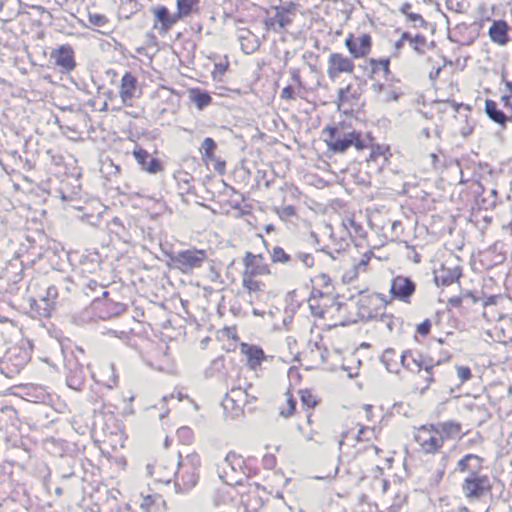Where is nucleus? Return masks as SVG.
Instances as JSON below:
<instances>
[{"label":"nucleus","instance_id":"obj_1","mask_svg":"<svg viewBox=\"0 0 512 512\" xmlns=\"http://www.w3.org/2000/svg\"><path fill=\"white\" fill-rule=\"evenodd\" d=\"M379 438V430L375 426L362 421H351L342 433L340 448L350 458V464L362 467L372 465L375 458L382 457L383 450L375 442Z\"/></svg>","mask_w":512,"mask_h":512},{"label":"nucleus","instance_id":"obj_2","mask_svg":"<svg viewBox=\"0 0 512 512\" xmlns=\"http://www.w3.org/2000/svg\"><path fill=\"white\" fill-rule=\"evenodd\" d=\"M485 459L476 454H466L457 462V470L465 474L461 491L468 502L481 501L492 495L494 484L491 477L484 473Z\"/></svg>","mask_w":512,"mask_h":512},{"label":"nucleus","instance_id":"obj_3","mask_svg":"<svg viewBox=\"0 0 512 512\" xmlns=\"http://www.w3.org/2000/svg\"><path fill=\"white\" fill-rule=\"evenodd\" d=\"M311 314L327 329L346 326L357 321L348 304L338 301L328 292L314 290L308 299Z\"/></svg>","mask_w":512,"mask_h":512},{"label":"nucleus","instance_id":"obj_4","mask_svg":"<svg viewBox=\"0 0 512 512\" xmlns=\"http://www.w3.org/2000/svg\"><path fill=\"white\" fill-rule=\"evenodd\" d=\"M273 275L270 264L263 254H254L250 251L243 256V270L241 284L244 292L254 298H259L268 291L267 278Z\"/></svg>","mask_w":512,"mask_h":512},{"label":"nucleus","instance_id":"obj_5","mask_svg":"<svg viewBox=\"0 0 512 512\" xmlns=\"http://www.w3.org/2000/svg\"><path fill=\"white\" fill-rule=\"evenodd\" d=\"M462 425L455 421H446L437 425H422L414 435L421 452L436 454L440 452L446 441L461 437Z\"/></svg>","mask_w":512,"mask_h":512},{"label":"nucleus","instance_id":"obj_6","mask_svg":"<svg viewBox=\"0 0 512 512\" xmlns=\"http://www.w3.org/2000/svg\"><path fill=\"white\" fill-rule=\"evenodd\" d=\"M201 467V456L196 451L187 454L178 461V471L175 473L177 493H188L197 486L200 480Z\"/></svg>","mask_w":512,"mask_h":512},{"label":"nucleus","instance_id":"obj_7","mask_svg":"<svg viewBox=\"0 0 512 512\" xmlns=\"http://www.w3.org/2000/svg\"><path fill=\"white\" fill-rule=\"evenodd\" d=\"M322 136L328 150L333 153H345L352 146L357 151L368 147L361 132L356 130L343 134L337 126L328 125L323 128Z\"/></svg>","mask_w":512,"mask_h":512},{"label":"nucleus","instance_id":"obj_8","mask_svg":"<svg viewBox=\"0 0 512 512\" xmlns=\"http://www.w3.org/2000/svg\"><path fill=\"white\" fill-rule=\"evenodd\" d=\"M364 87L360 82H350L337 91L336 105L340 113L354 116L362 111Z\"/></svg>","mask_w":512,"mask_h":512},{"label":"nucleus","instance_id":"obj_9","mask_svg":"<svg viewBox=\"0 0 512 512\" xmlns=\"http://www.w3.org/2000/svg\"><path fill=\"white\" fill-rule=\"evenodd\" d=\"M207 259L208 255L205 250L190 248L170 254L167 264L171 269L189 274L193 270L201 268Z\"/></svg>","mask_w":512,"mask_h":512},{"label":"nucleus","instance_id":"obj_10","mask_svg":"<svg viewBox=\"0 0 512 512\" xmlns=\"http://www.w3.org/2000/svg\"><path fill=\"white\" fill-rule=\"evenodd\" d=\"M506 92L500 97V102L506 109L504 112L500 104L490 98L485 100L484 111L488 118L496 124L505 127L508 122H512V80L505 82Z\"/></svg>","mask_w":512,"mask_h":512},{"label":"nucleus","instance_id":"obj_11","mask_svg":"<svg viewBox=\"0 0 512 512\" xmlns=\"http://www.w3.org/2000/svg\"><path fill=\"white\" fill-rule=\"evenodd\" d=\"M345 48L354 59H364L369 56L373 48V37L365 25L358 26L355 32L348 33L345 41Z\"/></svg>","mask_w":512,"mask_h":512},{"label":"nucleus","instance_id":"obj_12","mask_svg":"<svg viewBox=\"0 0 512 512\" xmlns=\"http://www.w3.org/2000/svg\"><path fill=\"white\" fill-rule=\"evenodd\" d=\"M234 482L242 486V490L239 491L240 502L247 512H258L268 500V495L271 494L266 487L257 483L248 482L243 485L241 479H235Z\"/></svg>","mask_w":512,"mask_h":512},{"label":"nucleus","instance_id":"obj_13","mask_svg":"<svg viewBox=\"0 0 512 512\" xmlns=\"http://www.w3.org/2000/svg\"><path fill=\"white\" fill-rule=\"evenodd\" d=\"M428 77L434 84L437 83L438 91H446L448 96H453L460 91L458 77L451 61L430 69Z\"/></svg>","mask_w":512,"mask_h":512},{"label":"nucleus","instance_id":"obj_14","mask_svg":"<svg viewBox=\"0 0 512 512\" xmlns=\"http://www.w3.org/2000/svg\"><path fill=\"white\" fill-rule=\"evenodd\" d=\"M175 467L174 459L166 453L157 454L146 465L147 473L153 481L164 485H168L175 477Z\"/></svg>","mask_w":512,"mask_h":512},{"label":"nucleus","instance_id":"obj_15","mask_svg":"<svg viewBox=\"0 0 512 512\" xmlns=\"http://www.w3.org/2000/svg\"><path fill=\"white\" fill-rule=\"evenodd\" d=\"M356 314L360 320H372L381 315L384 308L381 299L375 293L361 292L355 301Z\"/></svg>","mask_w":512,"mask_h":512},{"label":"nucleus","instance_id":"obj_16","mask_svg":"<svg viewBox=\"0 0 512 512\" xmlns=\"http://www.w3.org/2000/svg\"><path fill=\"white\" fill-rule=\"evenodd\" d=\"M355 72L354 58L342 52H333L327 59V76L332 82L337 81L341 75H352Z\"/></svg>","mask_w":512,"mask_h":512},{"label":"nucleus","instance_id":"obj_17","mask_svg":"<svg viewBox=\"0 0 512 512\" xmlns=\"http://www.w3.org/2000/svg\"><path fill=\"white\" fill-rule=\"evenodd\" d=\"M246 402V391L240 387L232 388L222 400L225 418L235 420L243 417Z\"/></svg>","mask_w":512,"mask_h":512},{"label":"nucleus","instance_id":"obj_18","mask_svg":"<svg viewBox=\"0 0 512 512\" xmlns=\"http://www.w3.org/2000/svg\"><path fill=\"white\" fill-rule=\"evenodd\" d=\"M399 357L402 366L407 370L417 373L424 371L425 375L423 378L425 380V387L430 386V384L434 382L432 370L435 365L426 361L422 355L415 357L410 350H406L403 351Z\"/></svg>","mask_w":512,"mask_h":512},{"label":"nucleus","instance_id":"obj_19","mask_svg":"<svg viewBox=\"0 0 512 512\" xmlns=\"http://www.w3.org/2000/svg\"><path fill=\"white\" fill-rule=\"evenodd\" d=\"M217 144L211 137H206L201 143V160L206 167L213 166L219 175L226 173V161L216 155Z\"/></svg>","mask_w":512,"mask_h":512},{"label":"nucleus","instance_id":"obj_20","mask_svg":"<svg viewBox=\"0 0 512 512\" xmlns=\"http://www.w3.org/2000/svg\"><path fill=\"white\" fill-rule=\"evenodd\" d=\"M152 14L153 29L162 36L168 34L169 31L180 21L177 14L171 13L164 5H159L153 8Z\"/></svg>","mask_w":512,"mask_h":512},{"label":"nucleus","instance_id":"obj_21","mask_svg":"<svg viewBox=\"0 0 512 512\" xmlns=\"http://www.w3.org/2000/svg\"><path fill=\"white\" fill-rule=\"evenodd\" d=\"M119 97L124 105L131 106L132 100L142 95V90L137 77L130 71H126L120 80Z\"/></svg>","mask_w":512,"mask_h":512},{"label":"nucleus","instance_id":"obj_22","mask_svg":"<svg viewBox=\"0 0 512 512\" xmlns=\"http://www.w3.org/2000/svg\"><path fill=\"white\" fill-rule=\"evenodd\" d=\"M51 59L54 60L63 73H70L76 67L74 50L69 44L61 45L51 52Z\"/></svg>","mask_w":512,"mask_h":512},{"label":"nucleus","instance_id":"obj_23","mask_svg":"<svg viewBox=\"0 0 512 512\" xmlns=\"http://www.w3.org/2000/svg\"><path fill=\"white\" fill-rule=\"evenodd\" d=\"M415 292V284L408 278L397 276L392 279L390 293L393 298L408 302Z\"/></svg>","mask_w":512,"mask_h":512},{"label":"nucleus","instance_id":"obj_24","mask_svg":"<svg viewBox=\"0 0 512 512\" xmlns=\"http://www.w3.org/2000/svg\"><path fill=\"white\" fill-rule=\"evenodd\" d=\"M240 352L243 356H245L246 363L252 370H256L266 359L264 350L257 345L243 342L240 344Z\"/></svg>","mask_w":512,"mask_h":512},{"label":"nucleus","instance_id":"obj_25","mask_svg":"<svg viewBox=\"0 0 512 512\" xmlns=\"http://www.w3.org/2000/svg\"><path fill=\"white\" fill-rule=\"evenodd\" d=\"M461 277V268L458 265H449L448 262L442 263L435 274V280L438 284L448 286L458 281Z\"/></svg>","mask_w":512,"mask_h":512},{"label":"nucleus","instance_id":"obj_26","mask_svg":"<svg viewBox=\"0 0 512 512\" xmlns=\"http://www.w3.org/2000/svg\"><path fill=\"white\" fill-rule=\"evenodd\" d=\"M510 27L504 20H495L491 24L488 35L493 43L503 46L509 41Z\"/></svg>","mask_w":512,"mask_h":512},{"label":"nucleus","instance_id":"obj_27","mask_svg":"<svg viewBox=\"0 0 512 512\" xmlns=\"http://www.w3.org/2000/svg\"><path fill=\"white\" fill-rule=\"evenodd\" d=\"M306 413V426H299V432L307 441L319 442L322 435V426L312 419V412Z\"/></svg>","mask_w":512,"mask_h":512},{"label":"nucleus","instance_id":"obj_28","mask_svg":"<svg viewBox=\"0 0 512 512\" xmlns=\"http://www.w3.org/2000/svg\"><path fill=\"white\" fill-rule=\"evenodd\" d=\"M297 394L304 412H312L321 402L320 396L311 388H299Z\"/></svg>","mask_w":512,"mask_h":512},{"label":"nucleus","instance_id":"obj_29","mask_svg":"<svg viewBox=\"0 0 512 512\" xmlns=\"http://www.w3.org/2000/svg\"><path fill=\"white\" fill-rule=\"evenodd\" d=\"M140 508L143 512H167L166 502L159 494L143 496Z\"/></svg>","mask_w":512,"mask_h":512},{"label":"nucleus","instance_id":"obj_30","mask_svg":"<svg viewBox=\"0 0 512 512\" xmlns=\"http://www.w3.org/2000/svg\"><path fill=\"white\" fill-rule=\"evenodd\" d=\"M341 225L353 239L363 238L366 235V231L363 225L356 220L354 214H348L344 216L342 218Z\"/></svg>","mask_w":512,"mask_h":512},{"label":"nucleus","instance_id":"obj_31","mask_svg":"<svg viewBox=\"0 0 512 512\" xmlns=\"http://www.w3.org/2000/svg\"><path fill=\"white\" fill-rule=\"evenodd\" d=\"M279 416L288 419L294 417L298 413L297 401L291 390L285 392V400L278 407Z\"/></svg>","mask_w":512,"mask_h":512},{"label":"nucleus","instance_id":"obj_32","mask_svg":"<svg viewBox=\"0 0 512 512\" xmlns=\"http://www.w3.org/2000/svg\"><path fill=\"white\" fill-rule=\"evenodd\" d=\"M200 11V0H176V14L180 20Z\"/></svg>","mask_w":512,"mask_h":512},{"label":"nucleus","instance_id":"obj_33","mask_svg":"<svg viewBox=\"0 0 512 512\" xmlns=\"http://www.w3.org/2000/svg\"><path fill=\"white\" fill-rule=\"evenodd\" d=\"M391 156L392 153L389 145L372 144L370 146V154L367 158V162H377L381 159L383 164H387L389 163Z\"/></svg>","mask_w":512,"mask_h":512},{"label":"nucleus","instance_id":"obj_34","mask_svg":"<svg viewBox=\"0 0 512 512\" xmlns=\"http://www.w3.org/2000/svg\"><path fill=\"white\" fill-rule=\"evenodd\" d=\"M370 67L371 76L382 74L383 77H388L390 74V59L389 58H370L367 61Z\"/></svg>","mask_w":512,"mask_h":512},{"label":"nucleus","instance_id":"obj_35","mask_svg":"<svg viewBox=\"0 0 512 512\" xmlns=\"http://www.w3.org/2000/svg\"><path fill=\"white\" fill-rule=\"evenodd\" d=\"M190 100L195 106L202 110L212 103V97L207 91H202L199 88H191L189 90Z\"/></svg>","mask_w":512,"mask_h":512},{"label":"nucleus","instance_id":"obj_36","mask_svg":"<svg viewBox=\"0 0 512 512\" xmlns=\"http://www.w3.org/2000/svg\"><path fill=\"white\" fill-rule=\"evenodd\" d=\"M404 41H408L417 53H424L428 47L426 38L420 34L412 37L409 33L404 32L400 37V42Z\"/></svg>","mask_w":512,"mask_h":512},{"label":"nucleus","instance_id":"obj_37","mask_svg":"<svg viewBox=\"0 0 512 512\" xmlns=\"http://www.w3.org/2000/svg\"><path fill=\"white\" fill-rule=\"evenodd\" d=\"M210 59L215 61L214 68L211 72L212 78L222 80L223 75L230 69V60L228 55H224L222 58H219V61H216V56L210 57Z\"/></svg>","mask_w":512,"mask_h":512},{"label":"nucleus","instance_id":"obj_38","mask_svg":"<svg viewBox=\"0 0 512 512\" xmlns=\"http://www.w3.org/2000/svg\"><path fill=\"white\" fill-rule=\"evenodd\" d=\"M243 456L236 452H229L225 458V472L229 468L232 472L240 474L241 465H243Z\"/></svg>","mask_w":512,"mask_h":512},{"label":"nucleus","instance_id":"obj_39","mask_svg":"<svg viewBox=\"0 0 512 512\" xmlns=\"http://www.w3.org/2000/svg\"><path fill=\"white\" fill-rule=\"evenodd\" d=\"M258 474L257 459L254 457L243 458V465H241V471L239 475H243L247 478L256 476Z\"/></svg>","mask_w":512,"mask_h":512},{"label":"nucleus","instance_id":"obj_40","mask_svg":"<svg viewBox=\"0 0 512 512\" xmlns=\"http://www.w3.org/2000/svg\"><path fill=\"white\" fill-rule=\"evenodd\" d=\"M354 421H362L367 425L374 424L376 422L374 408L372 405H364L360 411L355 415Z\"/></svg>","mask_w":512,"mask_h":512},{"label":"nucleus","instance_id":"obj_41","mask_svg":"<svg viewBox=\"0 0 512 512\" xmlns=\"http://www.w3.org/2000/svg\"><path fill=\"white\" fill-rule=\"evenodd\" d=\"M177 440L182 445H191L195 440L194 431L187 427H180L176 432Z\"/></svg>","mask_w":512,"mask_h":512},{"label":"nucleus","instance_id":"obj_42","mask_svg":"<svg viewBox=\"0 0 512 512\" xmlns=\"http://www.w3.org/2000/svg\"><path fill=\"white\" fill-rule=\"evenodd\" d=\"M288 380H289V388L292 392L297 390L299 386L302 384V374L298 367H290L288 369Z\"/></svg>","mask_w":512,"mask_h":512},{"label":"nucleus","instance_id":"obj_43","mask_svg":"<svg viewBox=\"0 0 512 512\" xmlns=\"http://www.w3.org/2000/svg\"><path fill=\"white\" fill-rule=\"evenodd\" d=\"M291 260V256L285 252L282 247H274L271 252V261L273 263L286 264Z\"/></svg>","mask_w":512,"mask_h":512},{"label":"nucleus","instance_id":"obj_44","mask_svg":"<svg viewBox=\"0 0 512 512\" xmlns=\"http://www.w3.org/2000/svg\"><path fill=\"white\" fill-rule=\"evenodd\" d=\"M313 283H314L313 291L320 290L321 288L329 289L332 287V279L329 275H327L325 273H321V274L317 275L314 278Z\"/></svg>","mask_w":512,"mask_h":512},{"label":"nucleus","instance_id":"obj_45","mask_svg":"<svg viewBox=\"0 0 512 512\" xmlns=\"http://www.w3.org/2000/svg\"><path fill=\"white\" fill-rule=\"evenodd\" d=\"M274 20L277 22L279 29L286 27L292 22V19L286 10H277L274 15Z\"/></svg>","mask_w":512,"mask_h":512},{"label":"nucleus","instance_id":"obj_46","mask_svg":"<svg viewBox=\"0 0 512 512\" xmlns=\"http://www.w3.org/2000/svg\"><path fill=\"white\" fill-rule=\"evenodd\" d=\"M88 20L93 26L102 27L109 23V19L106 15L101 13H88Z\"/></svg>","mask_w":512,"mask_h":512},{"label":"nucleus","instance_id":"obj_47","mask_svg":"<svg viewBox=\"0 0 512 512\" xmlns=\"http://www.w3.org/2000/svg\"><path fill=\"white\" fill-rule=\"evenodd\" d=\"M132 154L137 163L144 169V166L148 163L149 153L142 147H136Z\"/></svg>","mask_w":512,"mask_h":512},{"label":"nucleus","instance_id":"obj_48","mask_svg":"<svg viewBox=\"0 0 512 512\" xmlns=\"http://www.w3.org/2000/svg\"><path fill=\"white\" fill-rule=\"evenodd\" d=\"M143 170L150 174H156L163 170V165L159 159L151 158Z\"/></svg>","mask_w":512,"mask_h":512},{"label":"nucleus","instance_id":"obj_49","mask_svg":"<svg viewBox=\"0 0 512 512\" xmlns=\"http://www.w3.org/2000/svg\"><path fill=\"white\" fill-rule=\"evenodd\" d=\"M277 465V457L274 453L268 452L262 457V466L265 469L272 470Z\"/></svg>","mask_w":512,"mask_h":512},{"label":"nucleus","instance_id":"obj_50","mask_svg":"<svg viewBox=\"0 0 512 512\" xmlns=\"http://www.w3.org/2000/svg\"><path fill=\"white\" fill-rule=\"evenodd\" d=\"M432 328V322L430 319H425L416 326V332L422 337L429 335Z\"/></svg>","mask_w":512,"mask_h":512},{"label":"nucleus","instance_id":"obj_51","mask_svg":"<svg viewBox=\"0 0 512 512\" xmlns=\"http://www.w3.org/2000/svg\"><path fill=\"white\" fill-rule=\"evenodd\" d=\"M457 376L462 383L468 381L472 377L471 369L468 366L457 367Z\"/></svg>","mask_w":512,"mask_h":512},{"label":"nucleus","instance_id":"obj_52","mask_svg":"<svg viewBox=\"0 0 512 512\" xmlns=\"http://www.w3.org/2000/svg\"><path fill=\"white\" fill-rule=\"evenodd\" d=\"M280 98L285 101H292L295 99V90L291 85L284 87L280 93Z\"/></svg>","mask_w":512,"mask_h":512},{"label":"nucleus","instance_id":"obj_53","mask_svg":"<svg viewBox=\"0 0 512 512\" xmlns=\"http://www.w3.org/2000/svg\"><path fill=\"white\" fill-rule=\"evenodd\" d=\"M462 301H463V299L461 296L450 297L447 300V307L449 310H451L453 308H460L462 306Z\"/></svg>","mask_w":512,"mask_h":512},{"label":"nucleus","instance_id":"obj_54","mask_svg":"<svg viewBox=\"0 0 512 512\" xmlns=\"http://www.w3.org/2000/svg\"><path fill=\"white\" fill-rule=\"evenodd\" d=\"M395 356V353L393 350H386L383 354V362L387 365L388 370L394 371V368L389 367L388 361L392 360V358Z\"/></svg>","mask_w":512,"mask_h":512},{"label":"nucleus","instance_id":"obj_55","mask_svg":"<svg viewBox=\"0 0 512 512\" xmlns=\"http://www.w3.org/2000/svg\"><path fill=\"white\" fill-rule=\"evenodd\" d=\"M265 24V28L267 30H278V26H277V22L274 20V16L273 17H270V18H267L264 22Z\"/></svg>","mask_w":512,"mask_h":512},{"label":"nucleus","instance_id":"obj_56","mask_svg":"<svg viewBox=\"0 0 512 512\" xmlns=\"http://www.w3.org/2000/svg\"><path fill=\"white\" fill-rule=\"evenodd\" d=\"M291 78H292V80L294 81V83H295L299 88H302V87H303V83H302V79H301V76H300L299 71H297V70H293V71H291Z\"/></svg>","mask_w":512,"mask_h":512},{"label":"nucleus","instance_id":"obj_57","mask_svg":"<svg viewBox=\"0 0 512 512\" xmlns=\"http://www.w3.org/2000/svg\"><path fill=\"white\" fill-rule=\"evenodd\" d=\"M458 511L459 512H472L467 506H460Z\"/></svg>","mask_w":512,"mask_h":512},{"label":"nucleus","instance_id":"obj_58","mask_svg":"<svg viewBox=\"0 0 512 512\" xmlns=\"http://www.w3.org/2000/svg\"><path fill=\"white\" fill-rule=\"evenodd\" d=\"M447 101H448L449 103H451V105H452L453 107H455V108H456V110H458V108H459V104H456L454 101H450V100H447Z\"/></svg>","mask_w":512,"mask_h":512},{"label":"nucleus","instance_id":"obj_59","mask_svg":"<svg viewBox=\"0 0 512 512\" xmlns=\"http://www.w3.org/2000/svg\"><path fill=\"white\" fill-rule=\"evenodd\" d=\"M411 18L416 20V19H420L421 17L419 15H411Z\"/></svg>","mask_w":512,"mask_h":512},{"label":"nucleus","instance_id":"obj_60","mask_svg":"<svg viewBox=\"0 0 512 512\" xmlns=\"http://www.w3.org/2000/svg\"><path fill=\"white\" fill-rule=\"evenodd\" d=\"M403 45V42H400V40L396 43V47L399 48Z\"/></svg>","mask_w":512,"mask_h":512},{"label":"nucleus","instance_id":"obj_61","mask_svg":"<svg viewBox=\"0 0 512 512\" xmlns=\"http://www.w3.org/2000/svg\"><path fill=\"white\" fill-rule=\"evenodd\" d=\"M388 485H389L388 481H384V485H383L384 490H386V489H387Z\"/></svg>","mask_w":512,"mask_h":512}]
</instances>
